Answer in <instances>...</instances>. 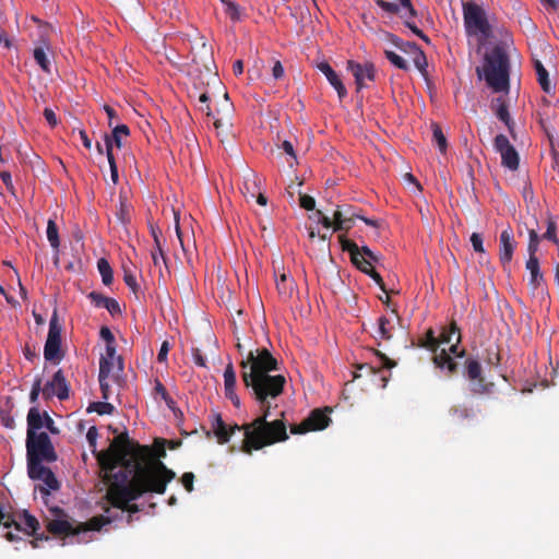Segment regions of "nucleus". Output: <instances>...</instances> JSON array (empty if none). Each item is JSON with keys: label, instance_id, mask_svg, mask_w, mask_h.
Masks as SVG:
<instances>
[{"label": "nucleus", "instance_id": "nucleus-1", "mask_svg": "<svg viewBox=\"0 0 559 559\" xmlns=\"http://www.w3.org/2000/svg\"><path fill=\"white\" fill-rule=\"evenodd\" d=\"M133 450L128 433L123 432L97 456L102 468L112 478L106 497L112 507L130 513L128 523L132 521L131 514L140 512V507L132 501L147 492L163 495L167 484L176 477L162 461L143 464Z\"/></svg>", "mask_w": 559, "mask_h": 559}, {"label": "nucleus", "instance_id": "nucleus-2", "mask_svg": "<svg viewBox=\"0 0 559 559\" xmlns=\"http://www.w3.org/2000/svg\"><path fill=\"white\" fill-rule=\"evenodd\" d=\"M241 380L249 395L259 404L260 411L272 408V403L284 392L285 376L280 371L278 360L263 347L249 350L239 364Z\"/></svg>", "mask_w": 559, "mask_h": 559}, {"label": "nucleus", "instance_id": "nucleus-3", "mask_svg": "<svg viewBox=\"0 0 559 559\" xmlns=\"http://www.w3.org/2000/svg\"><path fill=\"white\" fill-rule=\"evenodd\" d=\"M271 416V409L265 407L261 409V415L249 424H243V440L240 450L251 455L253 451H259L265 447L284 442L289 437L287 427L283 418L267 420Z\"/></svg>", "mask_w": 559, "mask_h": 559}, {"label": "nucleus", "instance_id": "nucleus-4", "mask_svg": "<svg viewBox=\"0 0 559 559\" xmlns=\"http://www.w3.org/2000/svg\"><path fill=\"white\" fill-rule=\"evenodd\" d=\"M483 74L487 85L495 92H509L510 58L503 44L495 45L486 55Z\"/></svg>", "mask_w": 559, "mask_h": 559}, {"label": "nucleus", "instance_id": "nucleus-5", "mask_svg": "<svg viewBox=\"0 0 559 559\" xmlns=\"http://www.w3.org/2000/svg\"><path fill=\"white\" fill-rule=\"evenodd\" d=\"M0 525L5 528L14 527L17 532H23L27 536L35 537L34 540L31 542L33 548L38 547L39 540H48L49 537L44 533L38 535L37 531L40 525L38 520L28 513L27 511H23V513L19 516V520L14 518L11 513L4 510V507L0 503Z\"/></svg>", "mask_w": 559, "mask_h": 559}, {"label": "nucleus", "instance_id": "nucleus-6", "mask_svg": "<svg viewBox=\"0 0 559 559\" xmlns=\"http://www.w3.org/2000/svg\"><path fill=\"white\" fill-rule=\"evenodd\" d=\"M27 467L43 464V462L52 463L57 461V453L46 432L31 435L26 438Z\"/></svg>", "mask_w": 559, "mask_h": 559}, {"label": "nucleus", "instance_id": "nucleus-7", "mask_svg": "<svg viewBox=\"0 0 559 559\" xmlns=\"http://www.w3.org/2000/svg\"><path fill=\"white\" fill-rule=\"evenodd\" d=\"M418 346L424 347L433 353V364L437 368L447 372L451 377L457 373L460 364L443 347L439 350L438 337L432 329H429L425 336L418 341Z\"/></svg>", "mask_w": 559, "mask_h": 559}, {"label": "nucleus", "instance_id": "nucleus-8", "mask_svg": "<svg viewBox=\"0 0 559 559\" xmlns=\"http://www.w3.org/2000/svg\"><path fill=\"white\" fill-rule=\"evenodd\" d=\"M464 26L468 35H481L488 38L491 35V26L484 9L475 2L463 3Z\"/></svg>", "mask_w": 559, "mask_h": 559}, {"label": "nucleus", "instance_id": "nucleus-9", "mask_svg": "<svg viewBox=\"0 0 559 559\" xmlns=\"http://www.w3.org/2000/svg\"><path fill=\"white\" fill-rule=\"evenodd\" d=\"M61 332L62 326L59 322L57 311H53L50 321L47 340L44 346V357L47 361L59 364L64 353L61 349Z\"/></svg>", "mask_w": 559, "mask_h": 559}, {"label": "nucleus", "instance_id": "nucleus-10", "mask_svg": "<svg viewBox=\"0 0 559 559\" xmlns=\"http://www.w3.org/2000/svg\"><path fill=\"white\" fill-rule=\"evenodd\" d=\"M331 407L316 408L310 412L309 416L300 424L292 425L290 432L293 435H302L310 431H319L325 429L332 421L329 414Z\"/></svg>", "mask_w": 559, "mask_h": 559}, {"label": "nucleus", "instance_id": "nucleus-11", "mask_svg": "<svg viewBox=\"0 0 559 559\" xmlns=\"http://www.w3.org/2000/svg\"><path fill=\"white\" fill-rule=\"evenodd\" d=\"M27 474L31 479L44 483V486L39 485L36 487V490L40 492L44 499L50 496V490H58L60 488V483L53 472L43 464L34 466V468L27 467Z\"/></svg>", "mask_w": 559, "mask_h": 559}, {"label": "nucleus", "instance_id": "nucleus-12", "mask_svg": "<svg viewBox=\"0 0 559 559\" xmlns=\"http://www.w3.org/2000/svg\"><path fill=\"white\" fill-rule=\"evenodd\" d=\"M495 150L501 155V165L510 170H516L520 165L519 153L504 134L496 135Z\"/></svg>", "mask_w": 559, "mask_h": 559}, {"label": "nucleus", "instance_id": "nucleus-13", "mask_svg": "<svg viewBox=\"0 0 559 559\" xmlns=\"http://www.w3.org/2000/svg\"><path fill=\"white\" fill-rule=\"evenodd\" d=\"M438 343L439 347L441 345L449 346L447 350L454 359L465 357V350L462 349L459 352L457 349V346L461 343V331L454 321L442 329L438 336Z\"/></svg>", "mask_w": 559, "mask_h": 559}, {"label": "nucleus", "instance_id": "nucleus-14", "mask_svg": "<svg viewBox=\"0 0 559 559\" xmlns=\"http://www.w3.org/2000/svg\"><path fill=\"white\" fill-rule=\"evenodd\" d=\"M50 511L53 515H56V519L49 520L47 522L46 527L49 533L56 536L79 535V533L75 532L76 526H74L70 521L66 519L67 514L61 508L55 507L51 508Z\"/></svg>", "mask_w": 559, "mask_h": 559}, {"label": "nucleus", "instance_id": "nucleus-15", "mask_svg": "<svg viewBox=\"0 0 559 559\" xmlns=\"http://www.w3.org/2000/svg\"><path fill=\"white\" fill-rule=\"evenodd\" d=\"M70 386L61 369L57 370L51 380L43 388V396L46 400L57 396L60 401L69 399Z\"/></svg>", "mask_w": 559, "mask_h": 559}, {"label": "nucleus", "instance_id": "nucleus-16", "mask_svg": "<svg viewBox=\"0 0 559 559\" xmlns=\"http://www.w3.org/2000/svg\"><path fill=\"white\" fill-rule=\"evenodd\" d=\"M338 241L341 243V248L343 251H347L350 255L352 263L362 273L367 274L369 270H373L371 263L367 260L364 254H361L359 247L357 243L344 235L338 236Z\"/></svg>", "mask_w": 559, "mask_h": 559}, {"label": "nucleus", "instance_id": "nucleus-17", "mask_svg": "<svg viewBox=\"0 0 559 559\" xmlns=\"http://www.w3.org/2000/svg\"><path fill=\"white\" fill-rule=\"evenodd\" d=\"M393 44L404 52L411 53L413 62L424 78H427V58L424 51L415 44L411 41H402L397 37H393Z\"/></svg>", "mask_w": 559, "mask_h": 559}, {"label": "nucleus", "instance_id": "nucleus-18", "mask_svg": "<svg viewBox=\"0 0 559 559\" xmlns=\"http://www.w3.org/2000/svg\"><path fill=\"white\" fill-rule=\"evenodd\" d=\"M347 70H349L355 78L357 91L365 87L366 80L374 81L376 79V69L371 62L359 63L354 60H349L347 61Z\"/></svg>", "mask_w": 559, "mask_h": 559}, {"label": "nucleus", "instance_id": "nucleus-19", "mask_svg": "<svg viewBox=\"0 0 559 559\" xmlns=\"http://www.w3.org/2000/svg\"><path fill=\"white\" fill-rule=\"evenodd\" d=\"M516 242L514 241L513 229L510 225L500 234L499 239V259L503 266L510 264Z\"/></svg>", "mask_w": 559, "mask_h": 559}, {"label": "nucleus", "instance_id": "nucleus-20", "mask_svg": "<svg viewBox=\"0 0 559 559\" xmlns=\"http://www.w3.org/2000/svg\"><path fill=\"white\" fill-rule=\"evenodd\" d=\"M211 429L214 433V436L216 437L217 439V442L219 444H225L227 443L229 440H230V437L233 436V433L237 430H242V426H239L237 424L235 425H227L221 414H214L212 416V421H211Z\"/></svg>", "mask_w": 559, "mask_h": 559}, {"label": "nucleus", "instance_id": "nucleus-21", "mask_svg": "<svg viewBox=\"0 0 559 559\" xmlns=\"http://www.w3.org/2000/svg\"><path fill=\"white\" fill-rule=\"evenodd\" d=\"M224 98L225 103L222 110H217V116L214 117V127L219 136L228 138L231 129L230 112L233 110V105L228 103L227 93H225Z\"/></svg>", "mask_w": 559, "mask_h": 559}, {"label": "nucleus", "instance_id": "nucleus-22", "mask_svg": "<svg viewBox=\"0 0 559 559\" xmlns=\"http://www.w3.org/2000/svg\"><path fill=\"white\" fill-rule=\"evenodd\" d=\"M115 366H117V370L121 372L123 370L122 358L121 356H117L116 346H106L105 355H103L99 360V373L103 374V377L110 376Z\"/></svg>", "mask_w": 559, "mask_h": 559}, {"label": "nucleus", "instance_id": "nucleus-23", "mask_svg": "<svg viewBox=\"0 0 559 559\" xmlns=\"http://www.w3.org/2000/svg\"><path fill=\"white\" fill-rule=\"evenodd\" d=\"M359 217L360 215L356 213L350 205L338 206L333 214L334 230H349L353 227L354 219Z\"/></svg>", "mask_w": 559, "mask_h": 559}, {"label": "nucleus", "instance_id": "nucleus-24", "mask_svg": "<svg viewBox=\"0 0 559 559\" xmlns=\"http://www.w3.org/2000/svg\"><path fill=\"white\" fill-rule=\"evenodd\" d=\"M464 374L466 378L474 382L473 391L476 393H481L485 389L484 378L481 376V366L480 362L475 358H466L464 362Z\"/></svg>", "mask_w": 559, "mask_h": 559}, {"label": "nucleus", "instance_id": "nucleus-25", "mask_svg": "<svg viewBox=\"0 0 559 559\" xmlns=\"http://www.w3.org/2000/svg\"><path fill=\"white\" fill-rule=\"evenodd\" d=\"M224 391L225 396L236 408H239L241 402L236 393V371L231 362H228L224 370Z\"/></svg>", "mask_w": 559, "mask_h": 559}, {"label": "nucleus", "instance_id": "nucleus-26", "mask_svg": "<svg viewBox=\"0 0 559 559\" xmlns=\"http://www.w3.org/2000/svg\"><path fill=\"white\" fill-rule=\"evenodd\" d=\"M525 266L530 272L528 285L533 293L544 292L546 283L540 271L538 258L527 259Z\"/></svg>", "mask_w": 559, "mask_h": 559}, {"label": "nucleus", "instance_id": "nucleus-27", "mask_svg": "<svg viewBox=\"0 0 559 559\" xmlns=\"http://www.w3.org/2000/svg\"><path fill=\"white\" fill-rule=\"evenodd\" d=\"M317 68L325 75L329 83L335 88L338 98L341 100L344 99L347 96V90L333 68L326 61L318 63Z\"/></svg>", "mask_w": 559, "mask_h": 559}, {"label": "nucleus", "instance_id": "nucleus-28", "mask_svg": "<svg viewBox=\"0 0 559 559\" xmlns=\"http://www.w3.org/2000/svg\"><path fill=\"white\" fill-rule=\"evenodd\" d=\"M276 289L282 300H289L295 292V281L288 276L285 272L281 273L275 280Z\"/></svg>", "mask_w": 559, "mask_h": 559}, {"label": "nucleus", "instance_id": "nucleus-29", "mask_svg": "<svg viewBox=\"0 0 559 559\" xmlns=\"http://www.w3.org/2000/svg\"><path fill=\"white\" fill-rule=\"evenodd\" d=\"M130 134L129 127L127 124H119L112 129L111 134H105V151L106 155H108V147H110V153H112V147L116 145L118 148L121 147V138L128 136Z\"/></svg>", "mask_w": 559, "mask_h": 559}, {"label": "nucleus", "instance_id": "nucleus-30", "mask_svg": "<svg viewBox=\"0 0 559 559\" xmlns=\"http://www.w3.org/2000/svg\"><path fill=\"white\" fill-rule=\"evenodd\" d=\"M130 442L133 444V449H134L133 451L139 453L140 461L143 464L150 463V461L148 462H143L144 456L148 452V449L146 447H140L139 444H135L131 440H130ZM165 443H166V440H164V439H156L155 440V454L157 456V459H155V461H160L159 460L160 457H165L166 456ZM151 462H154V460H151Z\"/></svg>", "mask_w": 559, "mask_h": 559}, {"label": "nucleus", "instance_id": "nucleus-31", "mask_svg": "<svg viewBox=\"0 0 559 559\" xmlns=\"http://www.w3.org/2000/svg\"><path fill=\"white\" fill-rule=\"evenodd\" d=\"M44 414L37 407H32L27 414V436L38 435L37 430L44 427Z\"/></svg>", "mask_w": 559, "mask_h": 559}, {"label": "nucleus", "instance_id": "nucleus-32", "mask_svg": "<svg viewBox=\"0 0 559 559\" xmlns=\"http://www.w3.org/2000/svg\"><path fill=\"white\" fill-rule=\"evenodd\" d=\"M111 520L104 515L93 516L85 523H80L76 525V533L82 534L91 531H100L102 527L106 524H109Z\"/></svg>", "mask_w": 559, "mask_h": 559}, {"label": "nucleus", "instance_id": "nucleus-33", "mask_svg": "<svg viewBox=\"0 0 559 559\" xmlns=\"http://www.w3.org/2000/svg\"><path fill=\"white\" fill-rule=\"evenodd\" d=\"M496 103H497V107H496L497 118L507 126L511 135L514 136V134H513L514 122L510 117L509 108H508L506 100L502 97H498L496 99Z\"/></svg>", "mask_w": 559, "mask_h": 559}, {"label": "nucleus", "instance_id": "nucleus-34", "mask_svg": "<svg viewBox=\"0 0 559 559\" xmlns=\"http://www.w3.org/2000/svg\"><path fill=\"white\" fill-rule=\"evenodd\" d=\"M49 47L46 45V47H36L34 49L33 56L36 61V63L40 67V69L47 73H51V61L48 55Z\"/></svg>", "mask_w": 559, "mask_h": 559}, {"label": "nucleus", "instance_id": "nucleus-35", "mask_svg": "<svg viewBox=\"0 0 559 559\" xmlns=\"http://www.w3.org/2000/svg\"><path fill=\"white\" fill-rule=\"evenodd\" d=\"M534 67H535V71H536V74H537V81H538L542 90L545 93H550L551 92V84H550V81H549L548 71L546 70V68L543 66V63L539 60L535 61Z\"/></svg>", "mask_w": 559, "mask_h": 559}, {"label": "nucleus", "instance_id": "nucleus-36", "mask_svg": "<svg viewBox=\"0 0 559 559\" xmlns=\"http://www.w3.org/2000/svg\"><path fill=\"white\" fill-rule=\"evenodd\" d=\"M395 324L394 321L384 316L378 319V334L382 340L389 341L392 338V331Z\"/></svg>", "mask_w": 559, "mask_h": 559}, {"label": "nucleus", "instance_id": "nucleus-37", "mask_svg": "<svg viewBox=\"0 0 559 559\" xmlns=\"http://www.w3.org/2000/svg\"><path fill=\"white\" fill-rule=\"evenodd\" d=\"M97 267L104 285H111L114 281V272L109 262L106 259L102 258L97 261Z\"/></svg>", "mask_w": 559, "mask_h": 559}, {"label": "nucleus", "instance_id": "nucleus-38", "mask_svg": "<svg viewBox=\"0 0 559 559\" xmlns=\"http://www.w3.org/2000/svg\"><path fill=\"white\" fill-rule=\"evenodd\" d=\"M47 239L52 249L58 250L60 247L59 231L55 219L49 218L47 222Z\"/></svg>", "mask_w": 559, "mask_h": 559}, {"label": "nucleus", "instance_id": "nucleus-39", "mask_svg": "<svg viewBox=\"0 0 559 559\" xmlns=\"http://www.w3.org/2000/svg\"><path fill=\"white\" fill-rule=\"evenodd\" d=\"M539 241L540 237L537 231L535 229H530L527 246L528 259L537 258L536 252L538 251Z\"/></svg>", "mask_w": 559, "mask_h": 559}, {"label": "nucleus", "instance_id": "nucleus-40", "mask_svg": "<svg viewBox=\"0 0 559 559\" xmlns=\"http://www.w3.org/2000/svg\"><path fill=\"white\" fill-rule=\"evenodd\" d=\"M115 411V407L112 404L107 402H93L87 407V412H95L99 415H110Z\"/></svg>", "mask_w": 559, "mask_h": 559}, {"label": "nucleus", "instance_id": "nucleus-41", "mask_svg": "<svg viewBox=\"0 0 559 559\" xmlns=\"http://www.w3.org/2000/svg\"><path fill=\"white\" fill-rule=\"evenodd\" d=\"M432 138L441 153H444L448 147L447 139L439 124H432Z\"/></svg>", "mask_w": 559, "mask_h": 559}, {"label": "nucleus", "instance_id": "nucleus-42", "mask_svg": "<svg viewBox=\"0 0 559 559\" xmlns=\"http://www.w3.org/2000/svg\"><path fill=\"white\" fill-rule=\"evenodd\" d=\"M219 1L225 5V13L231 21L237 22L240 20V7L236 2L229 0Z\"/></svg>", "mask_w": 559, "mask_h": 559}, {"label": "nucleus", "instance_id": "nucleus-43", "mask_svg": "<svg viewBox=\"0 0 559 559\" xmlns=\"http://www.w3.org/2000/svg\"><path fill=\"white\" fill-rule=\"evenodd\" d=\"M151 234L154 239V245H155L156 249L158 250V253L162 257L163 263L167 266V258L165 255V252H164V249L162 246V241H160L162 230L159 229V227L151 225Z\"/></svg>", "mask_w": 559, "mask_h": 559}, {"label": "nucleus", "instance_id": "nucleus-44", "mask_svg": "<svg viewBox=\"0 0 559 559\" xmlns=\"http://www.w3.org/2000/svg\"><path fill=\"white\" fill-rule=\"evenodd\" d=\"M384 55H385L386 59L397 69L405 70V71L408 70V64H407L406 60L404 58H402L400 55H397L396 52L391 51V50H385Z\"/></svg>", "mask_w": 559, "mask_h": 559}, {"label": "nucleus", "instance_id": "nucleus-45", "mask_svg": "<svg viewBox=\"0 0 559 559\" xmlns=\"http://www.w3.org/2000/svg\"><path fill=\"white\" fill-rule=\"evenodd\" d=\"M106 156H107L108 164H109V167H110L111 180H112V182L115 185H117L118 181H119L118 168H117V164H116V159H115L114 153H110V147H108V155H106Z\"/></svg>", "mask_w": 559, "mask_h": 559}, {"label": "nucleus", "instance_id": "nucleus-46", "mask_svg": "<svg viewBox=\"0 0 559 559\" xmlns=\"http://www.w3.org/2000/svg\"><path fill=\"white\" fill-rule=\"evenodd\" d=\"M123 281L126 285L136 295L140 289V286L136 283L134 274L131 271L124 269Z\"/></svg>", "mask_w": 559, "mask_h": 559}, {"label": "nucleus", "instance_id": "nucleus-47", "mask_svg": "<svg viewBox=\"0 0 559 559\" xmlns=\"http://www.w3.org/2000/svg\"><path fill=\"white\" fill-rule=\"evenodd\" d=\"M556 230H557L556 222L554 219H549L548 224H547V230L543 235V238L559 245V240L557 239V236H556Z\"/></svg>", "mask_w": 559, "mask_h": 559}, {"label": "nucleus", "instance_id": "nucleus-48", "mask_svg": "<svg viewBox=\"0 0 559 559\" xmlns=\"http://www.w3.org/2000/svg\"><path fill=\"white\" fill-rule=\"evenodd\" d=\"M299 204L302 209L312 211L316 207V200L308 194H302L299 192Z\"/></svg>", "mask_w": 559, "mask_h": 559}, {"label": "nucleus", "instance_id": "nucleus-49", "mask_svg": "<svg viewBox=\"0 0 559 559\" xmlns=\"http://www.w3.org/2000/svg\"><path fill=\"white\" fill-rule=\"evenodd\" d=\"M154 390H155L156 394H158L167 404L174 402L173 399L169 396L166 388L158 379L155 380Z\"/></svg>", "mask_w": 559, "mask_h": 559}, {"label": "nucleus", "instance_id": "nucleus-50", "mask_svg": "<svg viewBox=\"0 0 559 559\" xmlns=\"http://www.w3.org/2000/svg\"><path fill=\"white\" fill-rule=\"evenodd\" d=\"M43 393V389H41V378H36L33 385H32V390H31V393H29V401L32 403H36L37 400H38V396H39V393Z\"/></svg>", "mask_w": 559, "mask_h": 559}, {"label": "nucleus", "instance_id": "nucleus-51", "mask_svg": "<svg viewBox=\"0 0 559 559\" xmlns=\"http://www.w3.org/2000/svg\"><path fill=\"white\" fill-rule=\"evenodd\" d=\"M88 298L94 304V306L98 307V308H104L105 307V302L108 299V297H106V296H104V295H102L100 293H97V292H91L88 294Z\"/></svg>", "mask_w": 559, "mask_h": 559}, {"label": "nucleus", "instance_id": "nucleus-52", "mask_svg": "<svg viewBox=\"0 0 559 559\" xmlns=\"http://www.w3.org/2000/svg\"><path fill=\"white\" fill-rule=\"evenodd\" d=\"M471 242H472L473 249L476 252H479V253L485 252L484 245H483V237L480 234L473 233L471 236Z\"/></svg>", "mask_w": 559, "mask_h": 559}, {"label": "nucleus", "instance_id": "nucleus-53", "mask_svg": "<svg viewBox=\"0 0 559 559\" xmlns=\"http://www.w3.org/2000/svg\"><path fill=\"white\" fill-rule=\"evenodd\" d=\"M97 438H98L97 428L95 426L90 427L87 430V433H86V439H87L90 448L92 449L93 452L96 449Z\"/></svg>", "mask_w": 559, "mask_h": 559}, {"label": "nucleus", "instance_id": "nucleus-54", "mask_svg": "<svg viewBox=\"0 0 559 559\" xmlns=\"http://www.w3.org/2000/svg\"><path fill=\"white\" fill-rule=\"evenodd\" d=\"M181 484L183 485L185 489L188 492H191L193 490V481H194V474L191 472H186L181 476Z\"/></svg>", "mask_w": 559, "mask_h": 559}, {"label": "nucleus", "instance_id": "nucleus-55", "mask_svg": "<svg viewBox=\"0 0 559 559\" xmlns=\"http://www.w3.org/2000/svg\"><path fill=\"white\" fill-rule=\"evenodd\" d=\"M104 308L107 309L111 316H116L121 312L118 301L110 297H108V299L106 300Z\"/></svg>", "mask_w": 559, "mask_h": 559}, {"label": "nucleus", "instance_id": "nucleus-56", "mask_svg": "<svg viewBox=\"0 0 559 559\" xmlns=\"http://www.w3.org/2000/svg\"><path fill=\"white\" fill-rule=\"evenodd\" d=\"M100 337L105 341L106 346H116L115 345V336L111 333L110 329L107 326H102L99 331Z\"/></svg>", "mask_w": 559, "mask_h": 559}, {"label": "nucleus", "instance_id": "nucleus-57", "mask_svg": "<svg viewBox=\"0 0 559 559\" xmlns=\"http://www.w3.org/2000/svg\"><path fill=\"white\" fill-rule=\"evenodd\" d=\"M374 354L379 358L382 368L392 369L396 366V361L390 359L385 354L374 350Z\"/></svg>", "mask_w": 559, "mask_h": 559}, {"label": "nucleus", "instance_id": "nucleus-58", "mask_svg": "<svg viewBox=\"0 0 559 559\" xmlns=\"http://www.w3.org/2000/svg\"><path fill=\"white\" fill-rule=\"evenodd\" d=\"M0 179L4 183V186L8 189V191H10L12 194H14L15 189H14V185H13V181H12L11 174L9 171H1L0 173Z\"/></svg>", "mask_w": 559, "mask_h": 559}, {"label": "nucleus", "instance_id": "nucleus-59", "mask_svg": "<svg viewBox=\"0 0 559 559\" xmlns=\"http://www.w3.org/2000/svg\"><path fill=\"white\" fill-rule=\"evenodd\" d=\"M376 3L384 11L389 13H397L399 12V5L393 2H388L384 0H376Z\"/></svg>", "mask_w": 559, "mask_h": 559}, {"label": "nucleus", "instance_id": "nucleus-60", "mask_svg": "<svg viewBox=\"0 0 559 559\" xmlns=\"http://www.w3.org/2000/svg\"><path fill=\"white\" fill-rule=\"evenodd\" d=\"M367 275H369L376 282V284L380 287L382 292L388 293L382 276L374 269L369 270V272H367Z\"/></svg>", "mask_w": 559, "mask_h": 559}, {"label": "nucleus", "instance_id": "nucleus-61", "mask_svg": "<svg viewBox=\"0 0 559 559\" xmlns=\"http://www.w3.org/2000/svg\"><path fill=\"white\" fill-rule=\"evenodd\" d=\"M454 417L467 418L471 415V409L465 406H455L451 409Z\"/></svg>", "mask_w": 559, "mask_h": 559}, {"label": "nucleus", "instance_id": "nucleus-62", "mask_svg": "<svg viewBox=\"0 0 559 559\" xmlns=\"http://www.w3.org/2000/svg\"><path fill=\"white\" fill-rule=\"evenodd\" d=\"M169 348H170L169 343L167 341H164L162 343V346H160L159 352L157 354V360L159 362H166L167 361V355H168Z\"/></svg>", "mask_w": 559, "mask_h": 559}, {"label": "nucleus", "instance_id": "nucleus-63", "mask_svg": "<svg viewBox=\"0 0 559 559\" xmlns=\"http://www.w3.org/2000/svg\"><path fill=\"white\" fill-rule=\"evenodd\" d=\"M405 25L415 34L417 35L419 38H421L423 40H425L426 43H430V39L428 38V36L426 34H424V32L421 29H419L416 24L409 22V21H406L405 22Z\"/></svg>", "mask_w": 559, "mask_h": 559}, {"label": "nucleus", "instance_id": "nucleus-64", "mask_svg": "<svg viewBox=\"0 0 559 559\" xmlns=\"http://www.w3.org/2000/svg\"><path fill=\"white\" fill-rule=\"evenodd\" d=\"M272 75L275 80H280L284 76V68L281 61H274V64L272 67Z\"/></svg>", "mask_w": 559, "mask_h": 559}]
</instances>
